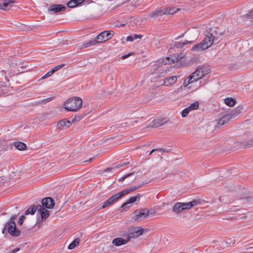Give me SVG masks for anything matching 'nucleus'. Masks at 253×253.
Wrapping results in <instances>:
<instances>
[{
	"label": "nucleus",
	"mask_w": 253,
	"mask_h": 253,
	"mask_svg": "<svg viewBox=\"0 0 253 253\" xmlns=\"http://www.w3.org/2000/svg\"><path fill=\"white\" fill-rule=\"evenodd\" d=\"M114 34V32L112 31H103L97 36V41L100 43L105 42L110 39Z\"/></svg>",
	"instance_id": "9d476101"
},
{
	"label": "nucleus",
	"mask_w": 253,
	"mask_h": 253,
	"mask_svg": "<svg viewBox=\"0 0 253 253\" xmlns=\"http://www.w3.org/2000/svg\"><path fill=\"white\" fill-rule=\"evenodd\" d=\"M244 203L245 204H252L253 203V197H246L243 199Z\"/></svg>",
	"instance_id": "4c0bfd02"
},
{
	"label": "nucleus",
	"mask_w": 253,
	"mask_h": 253,
	"mask_svg": "<svg viewBox=\"0 0 253 253\" xmlns=\"http://www.w3.org/2000/svg\"><path fill=\"white\" fill-rule=\"evenodd\" d=\"M231 119V116L229 114H227L223 117H222L220 120H218L216 127H219L221 126L224 125V124L229 122V121Z\"/></svg>",
	"instance_id": "6ab92c4d"
},
{
	"label": "nucleus",
	"mask_w": 253,
	"mask_h": 253,
	"mask_svg": "<svg viewBox=\"0 0 253 253\" xmlns=\"http://www.w3.org/2000/svg\"><path fill=\"white\" fill-rule=\"evenodd\" d=\"M8 233L12 237H18L21 235V231L16 227L14 221H8L5 223Z\"/></svg>",
	"instance_id": "423d86ee"
},
{
	"label": "nucleus",
	"mask_w": 253,
	"mask_h": 253,
	"mask_svg": "<svg viewBox=\"0 0 253 253\" xmlns=\"http://www.w3.org/2000/svg\"><path fill=\"white\" fill-rule=\"evenodd\" d=\"M244 146L246 147H250L253 146V138L245 142Z\"/></svg>",
	"instance_id": "58836bf2"
},
{
	"label": "nucleus",
	"mask_w": 253,
	"mask_h": 253,
	"mask_svg": "<svg viewBox=\"0 0 253 253\" xmlns=\"http://www.w3.org/2000/svg\"><path fill=\"white\" fill-rule=\"evenodd\" d=\"M157 149H153L151 150V151L149 153V155H151L154 151H156Z\"/></svg>",
	"instance_id": "0e129e2a"
},
{
	"label": "nucleus",
	"mask_w": 253,
	"mask_h": 253,
	"mask_svg": "<svg viewBox=\"0 0 253 253\" xmlns=\"http://www.w3.org/2000/svg\"><path fill=\"white\" fill-rule=\"evenodd\" d=\"M133 219L136 221H141L147 218L150 214V210L147 209H142L136 210L134 212Z\"/></svg>",
	"instance_id": "0eeeda50"
},
{
	"label": "nucleus",
	"mask_w": 253,
	"mask_h": 253,
	"mask_svg": "<svg viewBox=\"0 0 253 253\" xmlns=\"http://www.w3.org/2000/svg\"><path fill=\"white\" fill-rule=\"evenodd\" d=\"M14 146L19 150H24L26 149V145L21 142H15L14 143Z\"/></svg>",
	"instance_id": "bb28decb"
},
{
	"label": "nucleus",
	"mask_w": 253,
	"mask_h": 253,
	"mask_svg": "<svg viewBox=\"0 0 253 253\" xmlns=\"http://www.w3.org/2000/svg\"><path fill=\"white\" fill-rule=\"evenodd\" d=\"M26 218L25 215H21L19 219L18 224L20 225H22L24 222V220Z\"/></svg>",
	"instance_id": "c03bdc74"
},
{
	"label": "nucleus",
	"mask_w": 253,
	"mask_h": 253,
	"mask_svg": "<svg viewBox=\"0 0 253 253\" xmlns=\"http://www.w3.org/2000/svg\"><path fill=\"white\" fill-rule=\"evenodd\" d=\"M92 159H93V158H90L88 160L84 161V162H91Z\"/></svg>",
	"instance_id": "69168bd1"
},
{
	"label": "nucleus",
	"mask_w": 253,
	"mask_h": 253,
	"mask_svg": "<svg viewBox=\"0 0 253 253\" xmlns=\"http://www.w3.org/2000/svg\"><path fill=\"white\" fill-rule=\"evenodd\" d=\"M144 229L140 227H132L128 229V233L127 238H136L141 235L144 233Z\"/></svg>",
	"instance_id": "6e6552de"
},
{
	"label": "nucleus",
	"mask_w": 253,
	"mask_h": 253,
	"mask_svg": "<svg viewBox=\"0 0 253 253\" xmlns=\"http://www.w3.org/2000/svg\"><path fill=\"white\" fill-rule=\"evenodd\" d=\"M190 112V106L187 107L186 108L183 110L181 112V116L183 118H185L188 116Z\"/></svg>",
	"instance_id": "e433bc0d"
},
{
	"label": "nucleus",
	"mask_w": 253,
	"mask_h": 253,
	"mask_svg": "<svg viewBox=\"0 0 253 253\" xmlns=\"http://www.w3.org/2000/svg\"><path fill=\"white\" fill-rule=\"evenodd\" d=\"M121 167H122V166L120 165V164H118V165H116V166L114 167V168L118 169V168H121Z\"/></svg>",
	"instance_id": "4d7b16f0"
},
{
	"label": "nucleus",
	"mask_w": 253,
	"mask_h": 253,
	"mask_svg": "<svg viewBox=\"0 0 253 253\" xmlns=\"http://www.w3.org/2000/svg\"><path fill=\"white\" fill-rule=\"evenodd\" d=\"M71 122L66 119H63L58 122L57 126L58 129H64L69 127L71 126Z\"/></svg>",
	"instance_id": "f3484780"
},
{
	"label": "nucleus",
	"mask_w": 253,
	"mask_h": 253,
	"mask_svg": "<svg viewBox=\"0 0 253 253\" xmlns=\"http://www.w3.org/2000/svg\"><path fill=\"white\" fill-rule=\"evenodd\" d=\"M133 187L134 188V189L135 190H136L139 189V188L141 187H142V185L139 184V185H134Z\"/></svg>",
	"instance_id": "3c124183"
},
{
	"label": "nucleus",
	"mask_w": 253,
	"mask_h": 253,
	"mask_svg": "<svg viewBox=\"0 0 253 253\" xmlns=\"http://www.w3.org/2000/svg\"><path fill=\"white\" fill-rule=\"evenodd\" d=\"M154 213H155V211H152V210L150 211V213L153 214Z\"/></svg>",
	"instance_id": "338daca9"
},
{
	"label": "nucleus",
	"mask_w": 253,
	"mask_h": 253,
	"mask_svg": "<svg viewBox=\"0 0 253 253\" xmlns=\"http://www.w3.org/2000/svg\"><path fill=\"white\" fill-rule=\"evenodd\" d=\"M190 84V76H188L184 81L183 86L187 87Z\"/></svg>",
	"instance_id": "79ce46f5"
},
{
	"label": "nucleus",
	"mask_w": 253,
	"mask_h": 253,
	"mask_svg": "<svg viewBox=\"0 0 253 253\" xmlns=\"http://www.w3.org/2000/svg\"><path fill=\"white\" fill-rule=\"evenodd\" d=\"M38 206L32 205L28 208L25 212V215H28L29 214H34L36 211H38Z\"/></svg>",
	"instance_id": "393cba45"
},
{
	"label": "nucleus",
	"mask_w": 253,
	"mask_h": 253,
	"mask_svg": "<svg viewBox=\"0 0 253 253\" xmlns=\"http://www.w3.org/2000/svg\"><path fill=\"white\" fill-rule=\"evenodd\" d=\"M200 33V30L199 29V27L193 28L192 30H191V34L192 35L193 38L195 40H196L199 35Z\"/></svg>",
	"instance_id": "c85d7f7f"
},
{
	"label": "nucleus",
	"mask_w": 253,
	"mask_h": 253,
	"mask_svg": "<svg viewBox=\"0 0 253 253\" xmlns=\"http://www.w3.org/2000/svg\"><path fill=\"white\" fill-rule=\"evenodd\" d=\"M121 167H122V166L120 165V164H118V165H116V166L114 167V168L118 169V168H121Z\"/></svg>",
	"instance_id": "13d9d810"
},
{
	"label": "nucleus",
	"mask_w": 253,
	"mask_h": 253,
	"mask_svg": "<svg viewBox=\"0 0 253 253\" xmlns=\"http://www.w3.org/2000/svg\"><path fill=\"white\" fill-rule=\"evenodd\" d=\"M196 216L197 218H200V217H199V215L198 214H196Z\"/></svg>",
	"instance_id": "774afa93"
},
{
	"label": "nucleus",
	"mask_w": 253,
	"mask_h": 253,
	"mask_svg": "<svg viewBox=\"0 0 253 253\" xmlns=\"http://www.w3.org/2000/svg\"><path fill=\"white\" fill-rule=\"evenodd\" d=\"M20 250V248H17L16 249H13L12 251L9 252V253H16L18 251Z\"/></svg>",
	"instance_id": "09e8293b"
},
{
	"label": "nucleus",
	"mask_w": 253,
	"mask_h": 253,
	"mask_svg": "<svg viewBox=\"0 0 253 253\" xmlns=\"http://www.w3.org/2000/svg\"><path fill=\"white\" fill-rule=\"evenodd\" d=\"M6 228H7V226H5V225H4V228H3V229L2 231V233L3 234H4V233L5 230H6Z\"/></svg>",
	"instance_id": "e2e57ef3"
},
{
	"label": "nucleus",
	"mask_w": 253,
	"mask_h": 253,
	"mask_svg": "<svg viewBox=\"0 0 253 253\" xmlns=\"http://www.w3.org/2000/svg\"><path fill=\"white\" fill-rule=\"evenodd\" d=\"M41 203L47 209H52L54 205V201L51 197H46L42 200Z\"/></svg>",
	"instance_id": "4468645a"
},
{
	"label": "nucleus",
	"mask_w": 253,
	"mask_h": 253,
	"mask_svg": "<svg viewBox=\"0 0 253 253\" xmlns=\"http://www.w3.org/2000/svg\"><path fill=\"white\" fill-rule=\"evenodd\" d=\"M207 203L212 204L213 202H210L208 201H206L205 199L201 197H197L194 198L191 201V209L194 208L196 206H203L205 204Z\"/></svg>",
	"instance_id": "f8f14e48"
},
{
	"label": "nucleus",
	"mask_w": 253,
	"mask_h": 253,
	"mask_svg": "<svg viewBox=\"0 0 253 253\" xmlns=\"http://www.w3.org/2000/svg\"><path fill=\"white\" fill-rule=\"evenodd\" d=\"M199 102L195 101V102L191 104V110H196L199 108Z\"/></svg>",
	"instance_id": "ea45409f"
},
{
	"label": "nucleus",
	"mask_w": 253,
	"mask_h": 253,
	"mask_svg": "<svg viewBox=\"0 0 253 253\" xmlns=\"http://www.w3.org/2000/svg\"><path fill=\"white\" fill-rule=\"evenodd\" d=\"M113 169H114V168H107L106 169L105 171H111Z\"/></svg>",
	"instance_id": "680f3d73"
},
{
	"label": "nucleus",
	"mask_w": 253,
	"mask_h": 253,
	"mask_svg": "<svg viewBox=\"0 0 253 253\" xmlns=\"http://www.w3.org/2000/svg\"><path fill=\"white\" fill-rule=\"evenodd\" d=\"M164 14H165V9L163 10L157 9L155 11H153L150 14V16L151 17H155L161 16Z\"/></svg>",
	"instance_id": "b1692460"
},
{
	"label": "nucleus",
	"mask_w": 253,
	"mask_h": 253,
	"mask_svg": "<svg viewBox=\"0 0 253 253\" xmlns=\"http://www.w3.org/2000/svg\"><path fill=\"white\" fill-rule=\"evenodd\" d=\"M201 86V83L198 82H194L193 84H191V89H192L193 91L196 90Z\"/></svg>",
	"instance_id": "f704fd0d"
},
{
	"label": "nucleus",
	"mask_w": 253,
	"mask_h": 253,
	"mask_svg": "<svg viewBox=\"0 0 253 253\" xmlns=\"http://www.w3.org/2000/svg\"><path fill=\"white\" fill-rule=\"evenodd\" d=\"M139 194H138L136 196L131 197L128 200H127L125 203H123L121 208H123L125 207H126L127 205L134 203L137 199V198H139Z\"/></svg>",
	"instance_id": "4be33fe9"
},
{
	"label": "nucleus",
	"mask_w": 253,
	"mask_h": 253,
	"mask_svg": "<svg viewBox=\"0 0 253 253\" xmlns=\"http://www.w3.org/2000/svg\"><path fill=\"white\" fill-rule=\"evenodd\" d=\"M212 31L213 30L211 29L210 32L206 35L205 39L201 42L206 49L210 47L215 40V37L213 35Z\"/></svg>",
	"instance_id": "1a4fd4ad"
},
{
	"label": "nucleus",
	"mask_w": 253,
	"mask_h": 253,
	"mask_svg": "<svg viewBox=\"0 0 253 253\" xmlns=\"http://www.w3.org/2000/svg\"><path fill=\"white\" fill-rule=\"evenodd\" d=\"M85 0H71L67 3V6L70 8H74L83 3Z\"/></svg>",
	"instance_id": "412c9836"
},
{
	"label": "nucleus",
	"mask_w": 253,
	"mask_h": 253,
	"mask_svg": "<svg viewBox=\"0 0 253 253\" xmlns=\"http://www.w3.org/2000/svg\"><path fill=\"white\" fill-rule=\"evenodd\" d=\"M167 122V120L166 118L160 119L159 118V123L160 126L165 124Z\"/></svg>",
	"instance_id": "a18cd8bd"
},
{
	"label": "nucleus",
	"mask_w": 253,
	"mask_h": 253,
	"mask_svg": "<svg viewBox=\"0 0 253 253\" xmlns=\"http://www.w3.org/2000/svg\"><path fill=\"white\" fill-rule=\"evenodd\" d=\"M51 100V98H48L42 101V102H46Z\"/></svg>",
	"instance_id": "6e6d98bb"
},
{
	"label": "nucleus",
	"mask_w": 253,
	"mask_h": 253,
	"mask_svg": "<svg viewBox=\"0 0 253 253\" xmlns=\"http://www.w3.org/2000/svg\"><path fill=\"white\" fill-rule=\"evenodd\" d=\"M80 242V240L79 239H76L69 245L68 249L70 250L74 249L76 247L79 245Z\"/></svg>",
	"instance_id": "7c9ffc66"
},
{
	"label": "nucleus",
	"mask_w": 253,
	"mask_h": 253,
	"mask_svg": "<svg viewBox=\"0 0 253 253\" xmlns=\"http://www.w3.org/2000/svg\"><path fill=\"white\" fill-rule=\"evenodd\" d=\"M177 80V77L175 76L167 77L164 79L162 85L167 86H171L176 82Z\"/></svg>",
	"instance_id": "2eb2a0df"
},
{
	"label": "nucleus",
	"mask_w": 253,
	"mask_h": 253,
	"mask_svg": "<svg viewBox=\"0 0 253 253\" xmlns=\"http://www.w3.org/2000/svg\"><path fill=\"white\" fill-rule=\"evenodd\" d=\"M130 55H131V53H129V54H126V55H123L122 57V59H125L127 58L128 57H129Z\"/></svg>",
	"instance_id": "603ef678"
},
{
	"label": "nucleus",
	"mask_w": 253,
	"mask_h": 253,
	"mask_svg": "<svg viewBox=\"0 0 253 253\" xmlns=\"http://www.w3.org/2000/svg\"><path fill=\"white\" fill-rule=\"evenodd\" d=\"M142 37V36L140 35L134 34L131 36H127L126 39V41L127 42H132L133 41H134V40H135L137 38H140V39Z\"/></svg>",
	"instance_id": "2f4dec72"
},
{
	"label": "nucleus",
	"mask_w": 253,
	"mask_h": 253,
	"mask_svg": "<svg viewBox=\"0 0 253 253\" xmlns=\"http://www.w3.org/2000/svg\"><path fill=\"white\" fill-rule=\"evenodd\" d=\"M129 241V238L124 239L122 238H116L113 240L112 244L115 246H120L125 245Z\"/></svg>",
	"instance_id": "aec40b11"
},
{
	"label": "nucleus",
	"mask_w": 253,
	"mask_h": 253,
	"mask_svg": "<svg viewBox=\"0 0 253 253\" xmlns=\"http://www.w3.org/2000/svg\"><path fill=\"white\" fill-rule=\"evenodd\" d=\"M38 211L40 213L42 221L45 220L49 215V211L40 205H38Z\"/></svg>",
	"instance_id": "dca6fc26"
},
{
	"label": "nucleus",
	"mask_w": 253,
	"mask_h": 253,
	"mask_svg": "<svg viewBox=\"0 0 253 253\" xmlns=\"http://www.w3.org/2000/svg\"><path fill=\"white\" fill-rule=\"evenodd\" d=\"M158 63V60L154 64L152 71L151 72L152 76V80L153 79H158L160 78L164 77L166 74L169 71V68H165L160 69L163 66L156 67L157 64Z\"/></svg>",
	"instance_id": "20e7f679"
},
{
	"label": "nucleus",
	"mask_w": 253,
	"mask_h": 253,
	"mask_svg": "<svg viewBox=\"0 0 253 253\" xmlns=\"http://www.w3.org/2000/svg\"><path fill=\"white\" fill-rule=\"evenodd\" d=\"M148 126L152 127H158L160 126L159 118L155 119L148 124Z\"/></svg>",
	"instance_id": "c756f323"
},
{
	"label": "nucleus",
	"mask_w": 253,
	"mask_h": 253,
	"mask_svg": "<svg viewBox=\"0 0 253 253\" xmlns=\"http://www.w3.org/2000/svg\"><path fill=\"white\" fill-rule=\"evenodd\" d=\"M218 200L220 202L225 204H229L232 202L231 198L228 196H220L218 198Z\"/></svg>",
	"instance_id": "a878e982"
},
{
	"label": "nucleus",
	"mask_w": 253,
	"mask_h": 253,
	"mask_svg": "<svg viewBox=\"0 0 253 253\" xmlns=\"http://www.w3.org/2000/svg\"><path fill=\"white\" fill-rule=\"evenodd\" d=\"M208 69L203 66L197 67L196 71L191 75V84L201 79L208 73Z\"/></svg>",
	"instance_id": "39448f33"
},
{
	"label": "nucleus",
	"mask_w": 253,
	"mask_h": 253,
	"mask_svg": "<svg viewBox=\"0 0 253 253\" xmlns=\"http://www.w3.org/2000/svg\"><path fill=\"white\" fill-rule=\"evenodd\" d=\"M14 2V1L12 0H4L0 3V8L5 11L9 10Z\"/></svg>",
	"instance_id": "a211bd4d"
},
{
	"label": "nucleus",
	"mask_w": 253,
	"mask_h": 253,
	"mask_svg": "<svg viewBox=\"0 0 253 253\" xmlns=\"http://www.w3.org/2000/svg\"><path fill=\"white\" fill-rule=\"evenodd\" d=\"M129 163H121L120 165L122 166V167L125 166L128 164Z\"/></svg>",
	"instance_id": "bf43d9fd"
},
{
	"label": "nucleus",
	"mask_w": 253,
	"mask_h": 253,
	"mask_svg": "<svg viewBox=\"0 0 253 253\" xmlns=\"http://www.w3.org/2000/svg\"><path fill=\"white\" fill-rule=\"evenodd\" d=\"M133 174H134V172H131V173H128V174H126V175H125L124 176H123V177H121V178L119 179V181H124V180L126 178L128 177H129V176H131V175H133Z\"/></svg>",
	"instance_id": "37998d69"
},
{
	"label": "nucleus",
	"mask_w": 253,
	"mask_h": 253,
	"mask_svg": "<svg viewBox=\"0 0 253 253\" xmlns=\"http://www.w3.org/2000/svg\"><path fill=\"white\" fill-rule=\"evenodd\" d=\"M64 65H65L63 64H61V65H59L56 66H55L51 70H50L51 73H55L56 71H58V70L61 69L62 67H64Z\"/></svg>",
	"instance_id": "a19ab883"
},
{
	"label": "nucleus",
	"mask_w": 253,
	"mask_h": 253,
	"mask_svg": "<svg viewBox=\"0 0 253 253\" xmlns=\"http://www.w3.org/2000/svg\"><path fill=\"white\" fill-rule=\"evenodd\" d=\"M135 191L134 189L133 186L130 187L129 188L124 190L110 197L107 200H106L103 204L101 209H104L116 203L118 200L121 198L126 194Z\"/></svg>",
	"instance_id": "f257e3e1"
},
{
	"label": "nucleus",
	"mask_w": 253,
	"mask_h": 253,
	"mask_svg": "<svg viewBox=\"0 0 253 253\" xmlns=\"http://www.w3.org/2000/svg\"><path fill=\"white\" fill-rule=\"evenodd\" d=\"M189 43H190V42L189 41H186L182 42H176L174 43V46L178 48H182L185 45Z\"/></svg>",
	"instance_id": "473e14b6"
},
{
	"label": "nucleus",
	"mask_w": 253,
	"mask_h": 253,
	"mask_svg": "<svg viewBox=\"0 0 253 253\" xmlns=\"http://www.w3.org/2000/svg\"><path fill=\"white\" fill-rule=\"evenodd\" d=\"M185 56V54L183 52H181L180 54H174L171 57L169 56L166 58L160 59L158 60V63L157 64L156 67L177 62L184 58Z\"/></svg>",
	"instance_id": "7ed1b4c3"
},
{
	"label": "nucleus",
	"mask_w": 253,
	"mask_h": 253,
	"mask_svg": "<svg viewBox=\"0 0 253 253\" xmlns=\"http://www.w3.org/2000/svg\"><path fill=\"white\" fill-rule=\"evenodd\" d=\"M225 103L229 107H233L234 106L236 101L234 99L231 97H228L224 100Z\"/></svg>",
	"instance_id": "cd10ccee"
},
{
	"label": "nucleus",
	"mask_w": 253,
	"mask_h": 253,
	"mask_svg": "<svg viewBox=\"0 0 253 253\" xmlns=\"http://www.w3.org/2000/svg\"><path fill=\"white\" fill-rule=\"evenodd\" d=\"M191 49L196 52H200L206 49L203 45V43L200 42L199 44H195Z\"/></svg>",
	"instance_id": "5701e85b"
},
{
	"label": "nucleus",
	"mask_w": 253,
	"mask_h": 253,
	"mask_svg": "<svg viewBox=\"0 0 253 253\" xmlns=\"http://www.w3.org/2000/svg\"><path fill=\"white\" fill-rule=\"evenodd\" d=\"M42 220L38 223V227H40L42 225Z\"/></svg>",
	"instance_id": "052dcab7"
},
{
	"label": "nucleus",
	"mask_w": 253,
	"mask_h": 253,
	"mask_svg": "<svg viewBox=\"0 0 253 253\" xmlns=\"http://www.w3.org/2000/svg\"><path fill=\"white\" fill-rule=\"evenodd\" d=\"M53 73H51V71H48L44 76H43L42 79H45L46 78H47L49 76H50Z\"/></svg>",
	"instance_id": "de8ad7c7"
},
{
	"label": "nucleus",
	"mask_w": 253,
	"mask_h": 253,
	"mask_svg": "<svg viewBox=\"0 0 253 253\" xmlns=\"http://www.w3.org/2000/svg\"><path fill=\"white\" fill-rule=\"evenodd\" d=\"M97 39L96 38L95 39L92 40L91 41H89L87 43L84 44V47H87L88 46H90L91 45H94L96 43H99L97 41Z\"/></svg>",
	"instance_id": "c9c22d12"
},
{
	"label": "nucleus",
	"mask_w": 253,
	"mask_h": 253,
	"mask_svg": "<svg viewBox=\"0 0 253 253\" xmlns=\"http://www.w3.org/2000/svg\"><path fill=\"white\" fill-rule=\"evenodd\" d=\"M82 103L81 98L75 97L67 100L64 104V107L67 111L75 112L81 107Z\"/></svg>",
	"instance_id": "f03ea898"
},
{
	"label": "nucleus",
	"mask_w": 253,
	"mask_h": 253,
	"mask_svg": "<svg viewBox=\"0 0 253 253\" xmlns=\"http://www.w3.org/2000/svg\"><path fill=\"white\" fill-rule=\"evenodd\" d=\"M35 222H34L31 225V226L30 227H25V228H26L28 230H30L31 229H32L35 225Z\"/></svg>",
	"instance_id": "8fccbe9b"
},
{
	"label": "nucleus",
	"mask_w": 253,
	"mask_h": 253,
	"mask_svg": "<svg viewBox=\"0 0 253 253\" xmlns=\"http://www.w3.org/2000/svg\"><path fill=\"white\" fill-rule=\"evenodd\" d=\"M190 209V202L189 203H180L177 202L175 204L172 211L174 212L179 213L186 210Z\"/></svg>",
	"instance_id": "9b49d317"
},
{
	"label": "nucleus",
	"mask_w": 253,
	"mask_h": 253,
	"mask_svg": "<svg viewBox=\"0 0 253 253\" xmlns=\"http://www.w3.org/2000/svg\"><path fill=\"white\" fill-rule=\"evenodd\" d=\"M16 215H13L11 216L10 220L9 221H14V219L16 218Z\"/></svg>",
	"instance_id": "5fc2aeb1"
},
{
	"label": "nucleus",
	"mask_w": 253,
	"mask_h": 253,
	"mask_svg": "<svg viewBox=\"0 0 253 253\" xmlns=\"http://www.w3.org/2000/svg\"><path fill=\"white\" fill-rule=\"evenodd\" d=\"M247 16L253 19V9L250 10L247 14Z\"/></svg>",
	"instance_id": "49530a36"
},
{
	"label": "nucleus",
	"mask_w": 253,
	"mask_h": 253,
	"mask_svg": "<svg viewBox=\"0 0 253 253\" xmlns=\"http://www.w3.org/2000/svg\"><path fill=\"white\" fill-rule=\"evenodd\" d=\"M192 253H200V252L198 250L194 249L192 250Z\"/></svg>",
	"instance_id": "864d4df0"
},
{
	"label": "nucleus",
	"mask_w": 253,
	"mask_h": 253,
	"mask_svg": "<svg viewBox=\"0 0 253 253\" xmlns=\"http://www.w3.org/2000/svg\"><path fill=\"white\" fill-rule=\"evenodd\" d=\"M67 9L66 6L62 4H53L48 9V11L56 13L60 11H64Z\"/></svg>",
	"instance_id": "ddd939ff"
},
{
	"label": "nucleus",
	"mask_w": 253,
	"mask_h": 253,
	"mask_svg": "<svg viewBox=\"0 0 253 253\" xmlns=\"http://www.w3.org/2000/svg\"><path fill=\"white\" fill-rule=\"evenodd\" d=\"M178 10V9L175 10V9L174 8L169 9H165V14L173 15L174 13H175Z\"/></svg>",
	"instance_id": "72a5a7b5"
}]
</instances>
